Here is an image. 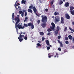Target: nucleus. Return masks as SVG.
I'll return each instance as SVG.
<instances>
[{
	"label": "nucleus",
	"instance_id": "0e129e2a",
	"mask_svg": "<svg viewBox=\"0 0 74 74\" xmlns=\"http://www.w3.org/2000/svg\"><path fill=\"white\" fill-rule=\"evenodd\" d=\"M18 8H19V9H21V8H20V6H18Z\"/></svg>",
	"mask_w": 74,
	"mask_h": 74
},
{
	"label": "nucleus",
	"instance_id": "ea45409f",
	"mask_svg": "<svg viewBox=\"0 0 74 74\" xmlns=\"http://www.w3.org/2000/svg\"><path fill=\"white\" fill-rule=\"evenodd\" d=\"M58 39H60V38H61V36H59L58 37Z\"/></svg>",
	"mask_w": 74,
	"mask_h": 74
},
{
	"label": "nucleus",
	"instance_id": "39448f33",
	"mask_svg": "<svg viewBox=\"0 0 74 74\" xmlns=\"http://www.w3.org/2000/svg\"><path fill=\"white\" fill-rule=\"evenodd\" d=\"M56 29L57 30L54 32L56 35H57V34H58V33H59V29H60V28L59 26H58Z\"/></svg>",
	"mask_w": 74,
	"mask_h": 74
},
{
	"label": "nucleus",
	"instance_id": "5fc2aeb1",
	"mask_svg": "<svg viewBox=\"0 0 74 74\" xmlns=\"http://www.w3.org/2000/svg\"><path fill=\"white\" fill-rule=\"evenodd\" d=\"M26 21H27V20H26V19H25V20L24 21V22H26Z\"/></svg>",
	"mask_w": 74,
	"mask_h": 74
},
{
	"label": "nucleus",
	"instance_id": "774afa93",
	"mask_svg": "<svg viewBox=\"0 0 74 74\" xmlns=\"http://www.w3.org/2000/svg\"><path fill=\"white\" fill-rule=\"evenodd\" d=\"M72 48H74V46H73L72 47Z\"/></svg>",
	"mask_w": 74,
	"mask_h": 74
},
{
	"label": "nucleus",
	"instance_id": "412c9836",
	"mask_svg": "<svg viewBox=\"0 0 74 74\" xmlns=\"http://www.w3.org/2000/svg\"><path fill=\"white\" fill-rule=\"evenodd\" d=\"M63 3V1L62 0H61L60 1V2L59 3V4H60V5H61V4H62V3Z\"/></svg>",
	"mask_w": 74,
	"mask_h": 74
},
{
	"label": "nucleus",
	"instance_id": "e433bc0d",
	"mask_svg": "<svg viewBox=\"0 0 74 74\" xmlns=\"http://www.w3.org/2000/svg\"><path fill=\"white\" fill-rule=\"evenodd\" d=\"M45 40V38L44 37H42V41H44Z\"/></svg>",
	"mask_w": 74,
	"mask_h": 74
},
{
	"label": "nucleus",
	"instance_id": "5701e85b",
	"mask_svg": "<svg viewBox=\"0 0 74 74\" xmlns=\"http://www.w3.org/2000/svg\"><path fill=\"white\" fill-rule=\"evenodd\" d=\"M60 44V46L62 48L63 47V42H61V43Z\"/></svg>",
	"mask_w": 74,
	"mask_h": 74
},
{
	"label": "nucleus",
	"instance_id": "6e6d98bb",
	"mask_svg": "<svg viewBox=\"0 0 74 74\" xmlns=\"http://www.w3.org/2000/svg\"><path fill=\"white\" fill-rule=\"evenodd\" d=\"M50 47H52V45H50V44H49V45H48V46H49Z\"/></svg>",
	"mask_w": 74,
	"mask_h": 74
},
{
	"label": "nucleus",
	"instance_id": "c85d7f7f",
	"mask_svg": "<svg viewBox=\"0 0 74 74\" xmlns=\"http://www.w3.org/2000/svg\"><path fill=\"white\" fill-rule=\"evenodd\" d=\"M58 53H56V56H54V58H56V56H57V58H59V56H58Z\"/></svg>",
	"mask_w": 74,
	"mask_h": 74
},
{
	"label": "nucleus",
	"instance_id": "dca6fc26",
	"mask_svg": "<svg viewBox=\"0 0 74 74\" xmlns=\"http://www.w3.org/2000/svg\"><path fill=\"white\" fill-rule=\"evenodd\" d=\"M29 25H30V23H29L28 24V25L26 23H24V26H25V27H28V26H29Z\"/></svg>",
	"mask_w": 74,
	"mask_h": 74
},
{
	"label": "nucleus",
	"instance_id": "bb28decb",
	"mask_svg": "<svg viewBox=\"0 0 74 74\" xmlns=\"http://www.w3.org/2000/svg\"><path fill=\"white\" fill-rule=\"evenodd\" d=\"M54 1L53 0V1H52L50 3L51 4V6H52V5H53V2Z\"/></svg>",
	"mask_w": 74,
	"mask_h": 74
},
{
	"label": "nucleus",
	"instance_id": "4468645a",
	"mask_svg": "<svg viewBox=\"0 0 74 74\" xmlns=\"http://www.w3.org/2000/svg\"><path fill=\"white\" fill-rule=\"evenodd\" d=\"M64 5L65 7H69V2H66L65 3Z\"/></svg>",
	"mask_w": 74,
	"mask_h": 74
},
{
	"label": "nucleus",
	"instance_id": "393cba45",
	"mask_svg": "<svg viewBox=\"0 0 74 74\" xmlns=\"http://www.w3.org/2000/svg\"><path fill=\"white\" fill-rule=\"evenodd\" d=\"M40 34L41 35V36H44V33L43 32H40Z\"/></svg>",
	"mask_w": 74,
	"mask_h": 74
},
{
	"label": "nucleus",
	"instance_id": "6e6552de",
	"mask_svg": "<svg viewBox=\"0 0 74 74\" xmlns=\"http://www.w3.org/2000/svg\"><path fill=\"white\" fill-rule=\"evenodd\" d=\"M54 55V53H49L48 54V58H51V56H53V55Z\"/></svg>",
	"mask_w": 74,
	"mask_h": 74
},
{
	"label": "nucleus",
	"instance_id": "2f4dec72",
	"mask_svg": "<svg viewBox=\"0 0 74 74\" xmlns=\"http://www.w3.org/2000/svg\"><path fill=\"white\" fill-rule=\"evenodd\" d=\"M20 14H22L23 13V12L22 10H20L19 11Z\"/></svg>",
	"mask_w": 74,
	"mask_h": 74
},
{
	"label": "nucleus",
	"instance_id": "c03bdc74",
	"mask_svg": "<svg viewBox=\"0 0 74 74\" xmlns=\"http://www.w3.org/2000/svg\"><path fill=\"white\" fill-rule=\"evenodd\" d=\"M26 10H23V12L24 13V12H26Z\"/></svg>",
	"mask_w": 74,
	"mask_h": 74
},
{
	"label": "nucleus",
	"instance_id": "f3484780",
	"mask_svg": "<svg viewBox=\"0 0 74 74\" xmlns=\"http://www.w3.org/2000/svg\"><path fill=\"white\" fill-rule=\"evenodd\" d=\"M46 42L47 45H49V40H47L46 41Z\"/></svg>",
	"mask_w": 74,
	"mask_h": 74
},
{
	"label": "nucleus",
	"instance_id": "680f3d73",
	"mask_svg": "<svg viewBox=\"0 0 74 74\" xmlns=\"http://www.w3.org/2000/svg\"><path fill=\"white\" fill-rule=\"evenodd\" d=\"M52 18L53 19H54V18H55V16H53L52 17Z\"/></svg>",
	"mask_w": 74,
	"mask_h": 74
},
{
	"label": "nucleus",
	"instance_id": "6ab92c4d",
	"mask_svg": "<svg viewBox=\"0 0 74 74\" xmlns=\"http://www.w3.org/2000/svg\"><path fill=\"white\" fill-rule=\"evenodd\" d=\"M14 13H13L12 14V20H14V19H15V18H14Z\"/></svg>",
	"mask_w": 74,
	"mask_h": 74
},
{
	"label": "nucleus",
	"instance_id": "4be33fe9",
	"mask_svg": "<svg viewBox=\"0 0 74 74\" xmlns=\"http://www.w3.org/2000/svg\"><path fill=\"white\" fill-rule=\"evenodd\" d=\"M71 13L72 15H74V10H72V11H71Z\"/></svg>",
	"mask_w": 74,
	"mask_h": 74
},
{
	"label": "nucleus",
	"instance_id": "3c124183",
	"mask_svg": "<svg viewBox=\"0 0 74 74\" xmlns=\"http://www.w3.org/2000/svg\"><path fill=\"white\" fill-rule=\"evenodd\" d=\"M48 10V9H46L45 10V11H46V12H47Z\"/></svg>",
	"mask_w": 74,
	"mask_h": 74
},
{
	"label": "nucleus",
	"instance_id": "58836bf2",
	"mask_svg": "<svg viewBox=\"0 0 74 74\" xmlns=\"http://www.w3.org/2000/svg\"><path fill=\"white\" fill-rule=\"evenodd\" d=\"M33 7V5L29 7V8H30V9H32V8Z\"/></svg>",
	"mask_w": 74,
	"mask_h": 74
},
{
	"label": "nucleus",
	"instance_id": "052dcab7",
	"mask_svg": "<svg viewBox=\"0 0 74 74\" xmlns=\"http://www.w3.org/2000/svg\"><path fill=\"white\" fill-rule=\"evenodd\" d=\"M71 31L72 32H74V29H72V30H71Z\"/></svg>",
	"mask_w": 74,
	"mask_h": 74
},
{
	"label": "nucleus",
	"instance_id": "de8ad7c7",
	"mask_svg": "<svg viewBox=\"0 0 74 74\" xmlns=\"http://www.w3.org/2000/svg\"><path fill=\"white\" fill-rule=\"evenodd\" d=\"M65 43L66 44H68L69 43V41H66L65 42Z\"/></svg>",
	"mask_w": 74,
	"mask_h": 74
},
{
	"label": "nucleus",
	"instance_id": "8fccbe9b",
	"mask_svg": "<svg viewBox=\"0 0 74 74\" xmlns=\"http://www.w3.org/2000/svg\"><path fill=\"white\" fill-rule=\"evenodd\" d=\"M72 40H73V43H74V38H72Z\"/></svg>",
	"mask_w": 74,
	"mask_h": 74
},
{
	"label": "nucleus",
	"instance_id": "0eeeda50",
	"mask_svg": "<svg viewBox=\"0 0 74 74\" xmlns=\"http://www.w3.org/2000/svg\"><path fill=\"white\" fill-rule=\"evenodd\" d=\"M29 26H31V28L32 29H33L34 27V25L33 23H29Z\"/></svg>",
	"mask_w": 74,
	"mask_h": 74
},
{
	"label": "nucleus",
	"instance_id": "20e7f679",
	"mask_svg": "<svg viewBox=\"0 0 74 74\" xmlns=\"http://www.w3.org/2000/svg\"><path fill=\"white\" fill-rule=\"evenodd\" d=\"M51 25H52V26H50V27L51 29L53 30L55 29V25L53 23H51Z\"/></svg>",
	"mask_w": 74,
	"mask_h": 74
},
{
	"label": "nucleus",
	"instance_id": "f8f14e48",
	"mask_svg": "<svg viewBox=\"0 0 74 74\" xmlns=\"http://www.w3.org/2000/svg\"><path fill=\"white\" fill-rule=\"evenodd\" d=\"M32 9L35 13H36L37 12V9L36 8V7L34 6L32 8Z\"/></svg>",
	"mask_w": 74,
	"mask_h": 74
},
{
	"label": "nucleus",
	"instance_id": "09e8293b",
	"mask_svg": "<svg viewBox=\"0 0 74 74\" xmlns=\"http://www.w3.org/2000/svg\"><path fill=\"white\" fill-rule=\"evenodd\" d=\"M58 42H59V44H60V43H61V42H60V40H58Z\"/></svg>",
	"mask_w": 74,
	"mask_h": 74
},
{
	"label": "nucleus",
	"instance_id": "a211bd4d",
	"mask_svg": "<svg viewBox=\"0 0 74 74\" xmlns=\"http://www.w3.org/2000/svg\"><path fill=\"white\" fill-rule=\"evenodd\" d=\"M26 1L24 0H22L21 1V3L22 4H26Z\"/></svg>",
	"mask_w": 74,
	"mask_h": 74
},
{
	"label": "nucleus",
	"instance_id": "338daca9",
	"mask_svg": "<svg viewBox=\"0 0 74 74\" xmlns=\"http://www.w3.org/2000/svg\"><path fill=\"white\" fill-rule=\"evenodd\" d=\"M72 23L73 24V25H74V22H72Z\"/></svg>",
	"mask_w": 74,
	"mask_h": 74
},
{
	"label": "nucleus",
	"instance_id": "f257e3e1",
	"mask_svg": "<svg viewBox=\"0 0 74 74\" xmlns=\"http://www.w3.org/2000/svg\"><path fill=\"white\" fill-rule=\"evenodd\" d=\"M14 21L15 22H16L15 23V27H18L20 26V24L19 23L17 25V24L20 22V19L19 17H17L15 18Z\"/></svg>",
	"mask_w": 74,
	"mask_h": 74
},
{
	"label": "nucleus",
	"instance_id": "72a5a7b5",
	"mask_svg": "<svg viewBox=\"0 0 74 74\" xmlns=\"http://www.w3.org/2000/svg\"><path fill=\"white\" fill-rule=\"evenodd\" d=\"M37 45H38V46H39V47H41V45L39 43H38L37 44Z\"/></svg>",
	"mask_w": 74,
	"mask_h": 74
},
{
	"label": "nucleus",
	"instance_id": "2eb2a0df",
	"mask_svg": "<svg viewBox=\"0 0 74 74\" xmlns=\"http://www.w3.org/2000/svg\"><path fill=\"white\" fill-rule=\"evenodd\" d=\"M68 37L69 38V39L71 40H72V39H73V36H71V35H69L68 36Z\"/></svg>",
	"mask_w": 74,
	"mask_h": 74
},
{
	"label": "nucleus",
	"instance_id": "473e14b6",
	"mask_svg": "<svg viewBox=\"0 0 74 74\" xmlns=\"http://www.w3.org/2000/svg\"><path fill=\"white\" fill-rule=\"evenodd\" d=\"M67 27H66L65 28V29L64 30V32H66V31H67Z\"/></svg>",
	"mask_w": 74,
	"mask_h": 74
},
{
	"label": "nucleus",
	"instance_id": "13d9d810",
	"mask_svg": "<svg viewBox=\"0 0 74 74\" xmlns=\"http://www.w3.org/2000/svg\"><path fill=\"white\" fill-rule=\"evenodd\" d=\"M25 26H23V27H22V29H24V28H25Z\"/></svg>",
	"mask_w": 74,
	"mask_h": 74
},
{
	"label": "nucleus",
	"instance_id": "603ef678",
	"mask_svg": "<svg viewBox=\"0 0 74 74\" xmlns=\"http://www.w3.org/2000/svg\"><path fill=\"white\" fill-rule=\"evenodd\" d=\"M69 29H70V30H72V29H71V27H69Z\"/></svg>",
	"mask_w": 74,
	"mask_h": 74
},
{
	"label": "nucleus",
	"instance_id": "4c0bfd02",
	"mask_svg": "<svg viewBox=\"0 0 74 74\" xmlns=\"http://www.w3.org/2000/svg\"><path fill=\"white\" fill-rule=\"evenodd\" d=\"M27 12H25V16H27Z\"/></svg>",
	"mask_w": 74,
	"mask_h": 74
},
{
	"label": "nucleus",
	"instance_id": "69168bd1",
	"mask_svg": "<svg viewBox=\"0 0 74 74\" xmlns=\"http://www.w3.org/2000/svg\"><path fill=\"white\" fill-rule=\"evenodd\" d=\"M52 7L53 8H54V7H55V6L54 5H53Z\"/></svg>",
	"mask_w": 74,
	"mask_h": 74
},
{
	"label": "nucleus",
	"instance_id": "4d7b16f0",
	"mask_svg": "<svg viewBox=\"0 0 74 74\" xmlns=\"http://www.w3.org/2000/svg\"><path fill=\"white\" fill-rule=\"evenodd\" d=\"M28 18H27V16H26L25 17V19L27 20V19Z\"/></svg>",
	"mask_w": 74,
	"mask_h": 74
},
{
	"label": "nucleus",
	"instance_id": "f03ea898",
	"mask_svg": "<svg viewBox=\"0 0 74 74\" xmlns=\"http://www.w3.org/2000/svg\"><path fill=\"white\" fill-rule=\"evenodd\" d=\"M42 19L41 21L43 23H47L48 18L47 16H44V15H42L41 16Z\"/></svg>",
	"mask_w": 74,
	"mask_h": 74
},
{
	"label": "nucleus",
	"instance_id": "7ed1b4c3",
	"mask_svg": "<svg viewBox=\"0 0 74 74\" xmlns=\"http://www.w3.org/2000/svg\"><path fill=\"white\" fill-rule=\"evenodd\" d=\"M25 36H24V35L20 34L19 35V37L20 38H22V37H23L25 40H26L27 39V34H26Z\"/></svg>",
	"mask_w": 74,
	"mask_h": 74
},
{
	"label": "nucleus",
	"instance_id": "7c9ffc66",
	"mask_svg": "<svg viewBox=\"0 0 74 74\" xmlns=\"http://www.w3.org/2000/svg\"><path fill=\"white\" fill-rule=\"evenodd\" d=\"M15 5V7L16 8V10H18V8H17L16 7H18V5L16 4V5Z\"/></svg>",
	"mask_w": 74,
	"mask_h": 74
},
{
	"label": "nucleus",
	"instance_id": "e2e57ef3",
	"mask_svg": "<svg viewBox=\"0 0 74 74\" xmlns=\"http://www.w3.org/2000/svg\"><path fill=\"white\" fill-rule=\"evenodd\" d=\"M38 42H39V43H41V41H38Z\"/></svg>",
	"mask_w": 74,
	"mask_h": 74
},
{
	"label": "nucleus",
	"instance_id": "cd10ccee",
	"mask_svg": "<svg viewBox=\"0 0 74 74\" xmlns=\"http://www.w3.org/2000/svg\"><path fill=\"white\" fill-rule=\"evenodd\" d=\"M47 32H51V31H52V29H50V28H49L47 30Z\"/></svg>",
	"mask_w": 74,
	"mask_h": 74
},
{
	"label": "nucleus",
	"instance_id": "9b49d317",
	"mask_svg": "<svg viewBox=\"0 0 74 74\" xmlns=\"http://www.w3.org/2000/svg\"><path fill=\"white\" fill-rule=\"evenodd\" d=\"M66 18L67 19H69L70 18V17L69 15H68V14H66L65 15Z\"/></svg>",
	"mask_w": 74,
	"mask_h": 74
},
{
	"label": "nucleus",
	"instance_id": "c9c22d12",
	"mask_svg": "<svg viewBox=\"0 0 74 74\" xmlns=\"http://www.w3.org/2000/svg\"><path fill=\"white\" fill-rule=\"evenodd\" d=\"M22 26H19L18 27V28L19 29H22Z\"/></svg>",
	"mask_w": 74,
	"mask_h": 74
},
{
	"label": "nucleus",
	"instance_id": "f704fd0d",
	"mask_svg": "<svg viewBox=\"0 0 74 74\" xmlns=\"http://www.w3.org/2000/svg\"><path fill=\"white\" fill-rule=\"evenodd\" d=\"M47 35H48L49 36H51V33L48 32L47 33Z\"/></svg>",
	"mask_w": 74,
	"mask_h": 74
},
{
	"label": "nucleus",
	"instance_id": "37998d69",
	"mask_svg": "<svg viewBox=\"0 0 74 74\" xmlns=\"http://www.w3.org/2000/svg\"><path fill=\"white\" fill-rule=\"evenodd\" d=\"M21 16L22 17H23V16H24V13H22Z\"/></svg>",
	"mask_w": 74,
	"mask_h": 74
},
{
	"label": "nucleus",
	"instance_id": "49530a36",
	"mask_svg": "<svg viewBox=\"0 0 74 74\" xmlns=\"http://www.w3.org/2000/svg\"><path fill=\"white\" fill-rule=\"evenodd\" d=\"M47 50H49V49H50V47H47Z\"/></svg>",
	"mask_w": 74,
	"mask_h": 74
},
{
	"label": "nucleus",
	"instance_id": "b1692460",
	"mask_svg": "<svg viewBox=\"0 0 74 74\" xmlns=\"http://www.w3.org/2000/svg\"><path fill=\"white\" fill-rule=\"evenodd\" d=\"M74 7H73L72 6H71L70 8V10L71 11H73V10H74Z\"/></svg>",
	"mask_w": 74,
	"mask_h": 74
},
{
	"label": "nucleus",
	"instance_id": "c756f323",
	"mask_svg": "<svg viewBox=\"0 0 74 74\" xmlns=\"http://www.w3.org/2000/svg\"><path fill=\"white\" fill-rule=\"evenodd\" d=\"M65 40H66V41H67V40H69V38H68L67 37H66L65 38Z\"/></svg>",
	"mask_w": 74,
	"mask_h": 74
},
{
	"label": "nucleus",
	"instance_id": "9d476101",
	"mask_svg": "<svg viewBox=\"0 0 74 74\" xmlns=\"http://www.w3.org/2000/svg\"><path fill=\"white\" fill-rule=\"evenodd\" d=\"M64 18L63 17H61V23H62L63 24L64 23Z\"/></svg>",
	"mask_w": 74,
	"mask_h": 74
},
{
	"label": "nucleus",
	"instance_id": "79ce46f5",
	"mask_svg": "<svg viewBox=\"0 0 74 74\" xmlns=\"http://www.w3.org/2000/svg\"><path fill=\"white\" fill-rule=\"evenodd\" d=\"M58 49L60 51H61V48H60V47L58 48Z\"/></svg>",
	"mask_w": 74,
	"mask_h": 74
},
{
	"label": "nucleus",
	"instance_id": "1a4fd4ad",
	"mask_svg": "<svg viewBox=\"0 0 74 74\" xmlns=\"http://www.w3.org/2000/svg\"><path fill=\"white\" fill-rule=\"evenodd\" d=\"M41 26L42 27H43V28H45V27H46V26H47V23H42L41 24Z\"/></svg>",
	"mask_w": 74,
	"mask_h": 74
},
{
	"label": "nucleus",
	"instance_id": "864d4df0",
	"mask_svg": "<svg viewBox=\"0 0 74 74\" xmlns=\"http://www.w3.org/2000/svg\"><path fill=\"white\" fill-rule=\"evenodd\" d=\"M15 28L17 30V31H18V28H17V27H15Z\"/></svg>",
	"mask_w": 74,
	"mask_h": 74
},
{
	"label": "nucleus",
	"instance_id": "bf43d9fd",
	"mask_svg": "<svg viewBox=\"0 0 74 74\" xmlns=\"http://www.w3.org/2000/svg\"><path fill=\"white\" fill-rule=\"evenodd\" d=\"M17 4L18 5H20V4H19V3H18V2Z\"/></svg>",
	"mask_w": 74,
	"mask_h": 74
},
{
	"label": "nucleus",
	"instance_id": "a18cd8bd",
	"mask_svg": "<svg viewBox=\"0 0 74 74\" xmlns=\"http://www.w3.org/2000/svg\"><path fill=\"white\" fill-rule=\"evenodd\" d=\"M40 21L39 20H38L37 21V23H38V24H39L40 23Z\"/></svg>",
	"mask_w": 74,
	"mask_h": 74
},
{
	"label": "nucleus",
	"instance_id": "a19ab883",
	"mask_svg": "<svg viewBox=\"0 0 74 74\" xmlns=\"http://www.w3.org/2000/svg\"><path fill=\"white\" fill-rule=\"evenodd\" d=\"M54 14L55 15H58V12H55L54 13Z\"/></svg>",
	"mask_w": 74,
	"mask_h": 74
},
{
	"label": "nucleus",
	"instance_id": "ddd939ff",
	"mask_svg": "<svg viewBox=\"0 0 74 74\" xmlns=\"http://www.w3.org/2000/svg\"><path fill=\"white\" fill-rule=\"evenodd\" d=\"M18 39L20 42H21L23 40V38H21L20 37H18Z\"/></svg>",
	"mask_w": 74,
	"mask_h": 74
},
{
	"label": "nucleus",
	"instance_id": "423d86ee",
	"mask_svg": "<svg viewBox=\"0 0 74 74\" xmlns=\"http://www.w3.org/2000/svg\"><path fill=\"white\" fill-rule=\"evenodd\" d=\"M55 18L56 22H59V21H60V18H59V17L57 16V18H56V17H55Z\"/></svg>",
	"mask_w": 74,
	"mask_h": 74
},
{
	"label": "nucleus",
	"instance_id": "aec40b11",
	"mask_svg": "<svg viewBox=\"0 0 74 74\" xmlns=\"http://www.w3.org/2000/svg\"><path fill=\"white\" fill-rule=\"evenodd\" d=\"M28 12H31V13H32V10L31 9H29L28 10Z\"/></svg>",
	"mask_w": 74,
	"mask_h": 74
},
{
	"label": "nucleus",
	"instance_id": "a878e982",
	"mask_svg": "<svg viewBox=\"0 0 74 74\" xmlns=\"http://www.w3.org/2000/svg\"><path fill=\"white\" fill-rule=\"evenodd\" d=\"M35 14H36V15L37 16H38L39 17H40V15H41V14H38L37 13H36Z\"/></svg>",
	"mask_w": 74,
	"mask_h": 74
}]
</instances>
